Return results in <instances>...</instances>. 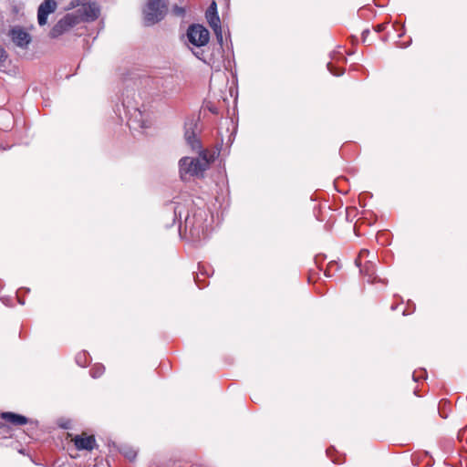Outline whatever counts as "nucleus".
I'll list each match as a JSON object with an SVG mask.
<instances>
[{"instance_id":"f257e3e1","label":"nucleus","mask_w":467,"mask_h":467,"mask_svg":"<svg viewBox=\"0 0 467 467\" xmlns=\"http://www.w3.org/2000/svg\"><path fill=\"white\" fill-rule=\"evenodd\" d=\"M78 7L74 13H70L78 19V25L81 22H93L100 14L99 5L86 0H72L67 9Z\"/></svg>"},{"instance_id":"f03ea898","label":"nucleus","mask_w":467,"mask_h":467,"mask_svg":"<svg viewBox=\"0 0 467 467\" xmlns=\"http://www.w3.org/2000/svg\"><path fill=\"white\" fill-rule=\"evenodd\" d=\"M180 176L183 181L187 177H202L207 170V161L197 158L183 157L179 161Z\"/></svg>"},{"instance_id":"7ed1b4c3","label":"nucleus","mask_w":467,"mask_h":467,"mask_svg":"<svg viewBox=\"0 0 467 467\" xmlns=\"http://www.w3.org/2000/svg\"><path fill=\"white\" fill-rule=\"evenodd\" d=\"M167 11V0H148L143 10L145 25L150 26L163 19Z\"/></svg>"},{"instance_id":"20e7f679","label":"nucleus","mask_w":467,"mask_h":467,"mask_svg":"<svg viewBox=\"0 0 467 467\" xmlns=\"http://www.w3.org/2000/svg\"><path fill=\"white\" fill-rule=\"evenodd\" d=\"M369 254L370 252L368 250L362 249L355 260L356 265L359 267L360 273L367 276L368 283L374 284L376 282H382L385 284V281L376 275L374 263L371 260H368Z\"/></svg>"},{"instance_id":"39448f33","label":"nucleus","mask_w":467,"mask_h":467,"mask_svg":"<svg viewBox=\"0 0 467 467\" xmlns=\"http://www.w3.org/2000/svg\"><path fill=\"white\" fill-rule=\"evenodd\" d=\"M187 38L191 44L200 47L208 44L210 33L202 25H192L187 30Z\"/></svg>"},{"instance_id":"423d86ee","label":"nucleus","mask_w":467,"mask_h":467,"mask_svg":"<svg viewBox=\"0 0 467 467\" xmlns=\"http://www.w3.org/2000/svg\"><path fill=\"white\" fill-rule=\"evenodd\" d=\"M77 25L78 19L70 13L67 14L54 25L49 31V36L51 38H57Z\"/></svg>"},{"instance_id":"0eeeda50","label":"nucleus","mask_w":467,"mask_h":467,"mask_svg":"<svg viewBox=\"0 0 467 467\" xmlns=\"http://www.w3.org/2000/svg\"><path fill=\"white\" fill-rule=\"evenodd\" d=\"M8 35L12 42L21 48H27L32 41L30 34L20 26H12Z\"/></svg>"},{"instance_id":"6e6552de","label":"nucleus","mask_w":467,"mask_h":467,"mask_svg":"<svg viewBox=\"0 0 467 467\" xmlns=\"http://www.w3.org/2000/svg\"><path fill=\"white\" fill-rule=\"evenodd\" d=\"M57 6L55 0H45L40 4L37 9V22L40 26L47 24L48 15L54 13Z\"/></svg>"},{"instance_id":"1a4fd4ad","label":"nucleus","mask_w":467,"mask_h":467,"mask_svg":"<svg viewBox=\"0 0 467 467\" xmlns=\"http://www.w3.org/2000/svg\"><path fill=\"white\" fill-rule=\"evenodd\" d=\"M72 441L74 442L76 448L79 451H92L97 445L95 437L93 435H87L86 433L76 435L74 438H72Z\"/></svg>"},{"instance_id":"9d476101","label":"nucleus","mask_w":467,"mask_h":467,"mask_svg":"<svg viewBox=\"0 0 467 467\" xmlns=\"http://www.w3.org/2000/svg\"><path fill=\"white\" fill-rule=\"evenodd\" d=\"M206 19L217 35H221V20L217 14L216 3L213 2L206 11Z\"/></svg>"},{"instance_id":"9b49d317","label":"nucleus","mask_w":467,"mask_h":467,"mask_svg":"<svg viewBox=\"0 0 467 467\" xmlns=\"http://www.w3.org/2000/svg\"><path fill=\"white\" fill-rule=\"evenodd\" d=\"M185 228L189 229L192 234H199L202 229V211L195 213L192 216L187 214L184 219Z\"/></svg>"},{"instance_id":"f8f14e48","label":"nucleus","mask_w":467,"mask_h":467,"mask_svg":"<svg viewBox=\"0 0 467 467\" xmlns=\"http://www.w3.org/2000/svg\"><path fill=\"white\" fill-rule=\"evenodd\" d=\"M1 418L13 426H23L28 422V419L14 412H3Z\"/></svg>"},{"instance_id":"ddd939ff","label":"nucleus","mask_w":467,"mask_h":467,"mask_svg":"<svg viewBox=\"0 0 467 467\" xmlns=\"http://www.w3.org/2000/svg\"><path fill=\"white\" fill-rule=\"evenodd\" d=\"M76 363L82 368H86L90 363V357L85 350L79 351L75 357Z\"/></svg>"},{"instance_id":"4468645a","label":"nucleus","mask_w":467,"mask_h":467,"mask_svg":"<svg viewBox=\"0 0 467 467\" xmlns=\"http://www.w3.org/2000/svg\"><path fill=\"white\" fill-rule=\"evenodd\" d=\"M184 138L192 149H199L201 147L200 141L192 130L186 129Z\"/></svg>"},{"instance_id":"2eb2a0df","label":"nucleus","mask_w":467,"mask_h":467,"mask_svg":"<svg viewBox=\"0 0 467 467\" xmlns=\"http://www.w3.org/2000/svg\"><path fill=\"white\" fill-rule=\"evenodd\" d=\"M216 152L211 151L209 150H203L201 151L199 158H197L199 161H207V169H209L211 163L215 159Z\"/></svg>"},{"instance_id":"dca6fc26","label":"nucleus","mask_w":467,"mask_h":467,"mask_svg":"<svg viewBox=\"0 0 467 467\" xmlns=\"http://www.w3.org/2000/svg\"><path fill=\"white\" fill-rule=\"evenodd\" d=\"M340 268L339 264L337 261H330L324 271V275L327 277H331Z\"/></svg>"},{"instance_id":"f3484780","label":"nucleus","mask_w":467,"mask_h":467,"mask_svg":"<svg viewBox=\"0 0 467 467\" xmlns=\"http://www.w3.org/2000/svg\"><path fill=\"white\" fill-rule=\"evenodd\" d=\"M105 372L104 365L100 363L94 364L89 369V374L93 379L101 377Z\"/></svg>"},{"instance_id":"a211bd4d","label":"nucleus","mask_w":467,"mask_h":467,"mask_svg":"<svg viewBox=\"0 0 467 467\" xmlns=\"http://www.w3.org/2000/svg\"><path fill=\"white\" fill-rule=\"evenodd\" d=\"M121 453L125 458H127L129 461H133L137 457V451L134 450L132 447H124L121 450Z\"/></svg>"},{"instance_id":"6ab92c4d","label":"nucleus","mask_w":467,"mask_h":467,"mask_svg":"<svg viewBox=\"0 0 467 467\" xmlns=\"http://www.w3.org/2000/svg\"><path fill=\"white\" fill-rule=\"evenodd\" d=\"M198 273L201 274L202 276H203V277H208L213 273V270L211 269L210 266L206 267L204 265L199 264L198 265Z\"/></svg>"},{"instance_id":"aec40b11","label":"nucleus","mask_w":467,"mask_h":467,"mask_svg":"<svg viewBox=\"0 0 467 467\" xmlns=\"http://www.w3.org/2000/svg\"><path fill=\"white\" fill-rule=\"evenodd\" d=\"M205 278L206 277H203L202 276L201 274H199L198 272L196 273V275H195V283L197 284V285L200 287V288H202L206 285L205 284Z\"/></svg>"},{"instance_id":"412c9836","label":"nucleus","mask_w":467,"mask_h":467,"mask_svg":"<svg viewBox=\"0 0 467 467\" xmlns=\"http://www.w3.org/2000/svg\"><path fill=\"white\" fill-rule=\"evenodd\" d=\"M172 13L176 16H180V17H183L184 15H185V9L183 7H181V6H177L175 5L173 8H172Z\"/></svg>"},{"instance_id":"4be33fe9","label":"nucleus","mask_w":467,"mask_h":467,"mask_svg":"<svg viewBox=\"0 0 467 467\" xmlns=\"http://www.w3.org/2000/svg\"><path fill=\"white\" fill-rule=\"evenodd\" d=\"M325 260H326V255H324V254H317V255H316V257H315V264L317 265V267L318 269L321 268V265L324 263Z\"/></svg>"},{"instance_id":"5701e85b","label":"nucleus","mask_w":467,"mask_h":467,"mask_svg":"<svg viewBox=\"0 0 467 467\" xmlns=\"http://www.w3.org/2000/svg\"><path fill=\"white\" fill-rule=\"evenodd\" d=\"M318 273L317 272H314V271H310L309 275H308V282L311 283V282H315V279H316V275H317Z\"/></svg>"},{"instance_id":"b1692460","label":"nucleus","mask_w":467,"mask_h":467,"mask_svg":"<svg viewBox=\"0 0 467 467\" xmlns=\"http://www.w3.org/2000/svg\"><path fill=\"white\" fill-rule=\"evenodd\" d=\"M6 58V53L5 50L0 47V62L5 61Z\"/></svg>"},{"instance_id":"393cba45","label":"nucleus","mask_w":467,"mask_h":467,"mask_svg":"<svg viewBox=\"0 0 467 467\" xmlns=\"http://www.w3.org/2000/svg\"><path fill=\"white\" fill-rule=\"evenodd\" d=\"M386 26H387V24L382 23V24H379V25L375 27V29H376V31H377V32H382L383 30H385Z\"/></svg>"},{"instance_id":"a878e982","label":"nucleus","mask_w":467,"mask_h":467,"mask_svg":"<svg viewBox=\"0 0 467 467\" xmlns=\"http://www.w3.org/2000/svg\"><path fill=\"white\" fill-rule=\"evenodd\" d=\"M174 215L175 216L179 215L180 219L182 218V209L180 206H176L174 208Z\"/></svg>"},{"instance_id":"bb28decb","label":"nucleus","mask_w":467,"mask_h":467,"mask_svg":"<svg viewBox=\"0 0 467 467\" xmlns=\"http://www.w3.org/2000/svg\"><path fill=\"white\" fill-rule=\"evenodd\" d=\"M327 67H328V69L330 70V72H331L332 74H334V75H336V76H339V75H341V74H342V71H340V72H334V71L332 70V68H331V64H328V65H327Z\"/></svg>"},{"instance_id":"cd10ccee","label":"nucleus","mask_w":467,"mask_h":467,"mask_svg":"<svg viewBox=\"0 0 467 467\" xmlns=\"http://www.w3.org/2000/svg\"><path fill=\"white\" fill-rule=\"evenodd\" d=\"M369 34V31L368 30H364L363 33H362V36H363V39L365 40V36L366 35H368Z\"/></svg>"},{"instance_id":"c85d7f7f","label":"nucleus","mask_w":467,"mask_h":467,"mask_svg":"<svg viewBox=\"0 0 467 467\" xmlns=\"http://www.w3.org/2000/svg\"><path fill=\"white\" fill-rule=\"evenodd\" d=\"M462 435L467 434V426L464 429H462Z\"/></svg>"},{"instance_id":"c756f323","label":"nucleus","mask_w":467,"mask_h":467,"mask_svg":"<svg viewBox=\"0 0 467 467\" xmlns=\"http://www.w3.org/2000/svg\"><path fill=\"white\" fill-rule=\"evenodd\" d=\"M195 57H197L198 58H201V57L199 56V53H194Z\"/></svg>"},{"instance_id":"7c9ffc66","label":"nucleus","mask_w":467,"mask_h":467,"mask_svg":"<svg viewBox=\"0 0 467 467\" xmlns=\"http://www.w3.org/2000/svg\"><path fill=\"white\" fill-rule=\"evenodd\" d=\"M396 308L395 306H391V309L394 310Z\"/></svg>"}]
</instances>
